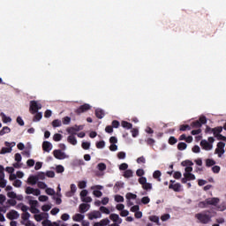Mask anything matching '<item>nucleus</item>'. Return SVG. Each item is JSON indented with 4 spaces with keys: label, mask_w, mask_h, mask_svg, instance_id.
Returning a JSON list of instances; mask_svg holds the SVG:
<instances>
[{
    "label": "nucleus",
    "mask_w": 226,
    "mask_h": 226,
    "mask_svg": "<svg viewBox=\"0 0 226 226\" xmlns=\"http://www.w3.org/2000/svg\"><path fill=\"white\" fill-rule=\"evenodd\" d=\"M144 174H146V172H145L144 170H142V169H139V170H137V171H136V175H137L139 177H142V176H144Z\"/></svg>",
    "instance_id": "nucleus-56"
},
{
    "label": "nucleus",
    "mask_w": 226,
    "mask_h": 226,
    "mask_svg": "<svg viewBox=\"0 0 226 226\" xmlns=\"http://www.w3.org/2000/svg\"><path fill=\"white\" fill-rule=\"evenodd\" d=\"M13 186H15V188H20L22 186V181L16 179L13 182Z\"/></svg>",
    "instance_id": "nucleus-50"
},
{
    "label": "nucleus",
    "mask_w": 226,
    "mask_h": 226,
    "mask_svg": "<svg viewBox=\"0 0 226 226\" xmlns=\"http://www.w3.org/2000/svg\"><path fill=\"white\" fill-rule=\"evenodd\" d=\"M62 125V122L59 119H55L52 121V126L53 128H59V126Z\"/></svg>",
    "instance_id": "nucleus-33"
},
{
    "label": "nucleus",
    "mask_w": 226,
    "mask_h": 226,
    "mask_svg": "<svg viewBox=\"0 0 226 226\" xmlns=\"http://www.w3.org/2000/svg\"><path fill=\"white\" fill-rule=\"evenodd\" d=\"M42 149L46 153H50V151H52V143H50V141H43Z\"/></svg>",
    "instance_id": "nucleus-8"
},
{
    "label": "nucleus",
    "mask_w": 226,
    "mask_h": 226,
    "mask_svg": "<svg viewBox=\"0 0 226 226\" xmlns=\"http://www.w3.org/2000/svg\"><path fill=\"white\" fill-rule=\"evenodd\" d=\"M169 144L170 146H174V144H177V139H176V137L174 136H170L169 139Z\"/></svg>",
    "instance_id": "nucleus-38"
},
{
    "label": "nucleus",
    "mask_w": 226,
    "mask_h": 226,
    "mask_svg": "<svg viewBox=\"0 0 226 226\" xmlns=\"http://www.w3.org/2000/svg\"><path fill=\"white\" fill-rule=\"evenodd\" d=\"M150 222H154V223H157V225H160V218L156 215H152L149 217Z\"/></svg>",
    "instance_id": "nucleus-34"
},
{
    "label": "nucleus",
    "mask_w": 226,
    "mask_h": 226,
    "mask_svg": "<svg viewBox=\"0 0 226 226\" xmlns=\"http://www.w3.org/2000/svg\"><path fill=\"white\" fill-rule=\"evenodd\" d=\"M77 192V185L75 184L71 185V191L65 193V197H73Z\"/></svg>",
    "instance_id": "nucleus-11"
},
{
    "label": "nucleus",
    "mask_w": 226,
    "mask_h": 226,
    "mask_svg": "<svg viewBox=\"0 0 226 226\" xmlns=\"http://www.w3.org/2000/svg\"><path fill=\"white\" fill-rule=\"evenodd\" d=\"M98 170H101V172H103V170H107V165L103 162H101L97 165Z\"/></svg>",
    "instance_id": "nucleus-36"
},
{
    "label": "nucleus",
    "mask_w": 226,
    "mask_h": 226,
    "mask_svg": "<svg viewBox=\"0 0 226 226\" xmlns=\"http://www.w3.org/2000/svg\"><path fill=\"white\" fill-rule=\"evenodd\" d=\"M191 126L192 128H200L202 125L200 124V122L199 120H196L191 124Z\"/></svg>",
    "instance_id": "nucleus-44"
},
{
    "label": "nucleus",
    "mask_w": 226,
    "mask_h": 226,
    "mask_svg": "<svg viewBox=\"0 0 226 226\" xmlns=\"http://www.w3.org/2000/svg\"><path fill=\"white\" fill-rule=\"evenodd\" d=\"M67 132L70 134V135H77V131L75 130V127H70L67 129Z\"/></svg>",
    "instance_id": "nucleus-43"
},
{
    "label": "nucleus",
    "mask_w": 226,
    "mask_h": 226,
    "mask_svg": "<svg viewBox=\"0 0 226 226\" xmlns=\"http://www.w3.org/2000/svg\"><path fill=\"white\" fill-rule=\"evenodd\" d=\"M87 110H91V105L85 103L81 106H79L76 110L75 113L78 114V116H80V114L84 112H87Z\"/></svg>",
    "instance_id": "nucleus-3"
},
{
    "label": "nucleus",
    "mask_w": 226,
    "mask_h": 226,
    "mask_svg": "<svg viewBox=\"0 0 226 226\" xmlns=\"http://www.w3.org/2000/svg\"><path fill=\"white\" fill-rule=\"evenodd\" d=\"M11 151V147H2L0 151V154H6V153H10Z\"/></svg>",
    "instance_id": "nucleus-40"
},
{
    "label": "nucleus",
    "mask_w": 226,
    "mask_h": 226,
    "mask_svg": "<svg viewBox=\"0 0 226 226\" xmlns=\"http://www.w3.org/2000/svg\"><path fill=\"white\" fill-rule=\"evenodd\" d=\"M73 222H82L84 220V215L81 214H76L72 216Z\"/></svg>",
    "instance_id": "nucleus-20"
},
{
    "label": "nucleus",
    "mask_w": 226,
    "mask_h": 226,
    "mask_svg": "<svg viewBox=\"0 0 226 226\" xmlns=\"http://www.w3.org/2000/svg\"><path fill=\"white\" fill-rule=\"evenodd\" d=\"M46 193H47V195H55L56 191H54V189H52V188H47L46 189Z\"/></svg>",
    "instance_id": "nucleus-61"
},
{
    "label": "nucleus",
    "mask_w": 226,
    "mask_h": 226,
    "mask_svg": "<svg viewBox=\"0 0 226 226\" xmlns=\"http://www.w3.org/2000/svg\"><path fill=\"white\" fill-rule=\"evenodd\" d=\"M195 218L199 220L200 223L207 225V223H209L211 222L213 215H211V211H205L196 214Z\"/></svg>",
    "instance_id": "nucleus-1"
},
{
    "label": "nucleus",
    "mask_w": 226,
    "mask_h": 226,
    "mask_svg": "<svg viewBox=\"0 0 226 226\" xmlns=\"http://www.w3.org/2000/svg\"><path fill=\"white\" fill-rule=\"evenodd\" d=\"M124 177H125L126 179L130 178V177H133V170H126L124 172Z\"/></svg>",
    "instance_id": "nucleus-25"
},
{
    "label": "nucleus",
    "mask_w": 226,
    "mask_h": 226,
    "mask_svg": "<svg viewBox=\"0 0 226 226\" xmlns=\"http://www.w3.org/2000/svg\"><path fill=\"white\" fill-rule=\"evenodd\" d=\"M25 193H26V195H35L36 197H38L39 195H41V191H40V189H34L31 186H28L26 188Z\"/></svg>",
    "instance_id": "nucleus-4"
},
{
    "label": "nucleus",
    "mask_w": 226,
    "mask_h": 226,
    "mask_svg": "<svg viewBox=\"0 0 226 226\" xmlns=\"http://www.w3.org/2000/svg\"><path fill=\"white\" fill-rule=\"evenodd\" d=\"M96 218H102V212L94 210L88 214V220H94Z\"/></svg>",
    "instance_id": "nucleus-7"
},
{
    "label": "nucleus",
    "mask_w": 226,
    "mask_h": 226,
    "mask_svg": "<svg viewBox=\"0 0 226 226\" xmlns=\"http://www.w3.org/2000/svg\"><path fill=\"white\" fill-rule=\"evenodd\" d=\"M200 146L201 147H203L206 151H209L212 149L213 146H211V144H209V142H207V140H201L200 141Z\"/></svg>",
    "instance_id": "nucleus-12"
},
{
    "label": "nucleus",
    "mask_w": 226,
    "mask_h": 226,
    "mask_svg": "<svg viewBox=\"0 0 226 226\" xmlns=\"http://www.w3.org/2000/svg\"><path fill=\"white\" fill-rule=\"evenodd\" d=\"M35 177H37V181L39 179H41V181H43V179H45V174L43 172H39Z\"/></svg>",
    "instance_id": "nucleus-59"
},
{
    "label": "nucleus",
    "mask_w": 226,
    "mask_h": 226,
    "mask_svg": "<svg viewBox=\"0 0 226 226\" xmlns=\"http://www.w3.org/2000/svg\"><path fill=\"white\" fill-rule=\"evenodd\" d=\"M207 200H205L204 201H200L198 204V207H200L201 209H204L205 207H207Z\"/></svg>",
    "instance_id": "nucleus-37"
},
{
    "label": "nucleus",
    "mask_w": 226,
    "mask_h": 226,
    "mask_svg": "<svg viewBox=\"0 0 226 226\" xmlns=\"http://www.w3.org/2000/svg\"><path fill=\"white\" fill-rule=\"evenodd\" d=\"M222 132H223V128L222 127H215V128L212 129V132L214 133L215 137H216L217 135L222 133Z\"/></svg>",
    "instance_id": "nucleus-24"
},
{
    "label": "nucleus",
    "mask_w": 226,
    "mask_h": 226,
    "mask_svg": "<svg viewBox=\"0 0 226 226\" xmlns=\"http://www.w3.org/2000/svg\"><path fill=\"white\" fill-rule=\"evenodd\" d=\"M131 132H132V137L135 138V137H138V136H139V129H135V128H134V129H132Z\"/></svg>",
    "instance_id": "nucleus-64"
},
{
    "label": "nucleus",
    "mask_w": 226,
    "mask_h": 226,
    "mask_svg": "<svg viewBox=\"0 0 226 226\" xmlns=\"http://www.w3.org/2000/svg\"><path fill=\"white\" fill-rule=\"evenodd\" d=\"M120 188H124V183L123 182H117L114 186L115 192H119Z\"/></svg>",
    "instance_id": "nucleus-26"
},
{
    "label": "nucleus",
    "mask_w": 226,
    "mask_h": 226,
    "mask_svg": "<svg viewBox=\"0 0 226 226\" xmlns=\"http://www.w3.org/2000/svg\"><path fill=\"white\" fill-rule=\"evenodd\" d=\"M223 147H225V143L219 142L217 144V148L215 149V153H220V150H221V154H223V153H225V150L223 149Z\"/></svg>",
    "instance_id": "nucleus-17"
},
{
    "label": "nucleus",
    "mask_w": 226,
    "mask_h": 226,
    "mask_svg": "<svg viewBox=\"0 0 226 226\" xmlns=\"http://www.w3.org/2000/svg\"><path fill=\"white\" fill-rule=\"evenodd\" d=\"M67 142L72 144V146H77V138L73 135H69L67 138Z\"/></svg>",
    "instance_id": "nucleus-19"
},
{
    "label": "nucleus",
    "mask_w": 226,
    "mask_h": 226,
    "mask_svg": "<svg viewBox=\"0 0 226 226\" xmlns=\"http://www.w3.org/2000/svg\"><path fill=\"white\" fill-rule=\"evenodd\" d=\"M95 116L98 119H103V117H105V111L102 109H96Z\"/></svg>",
    "instance_id": "nucleus-14"
},
{
    "label": "nucleus",
    "mask_w": 226,
    "mask_h": 226,
    "mask_svg": "<svg viewBox=\"0 0 226 226\" xmlns=\"http://www.w3.org/2000/svg\"><path fill=\"white\" fill-rule=\"evenodd\" d=\"M186 147H188V145H186V143H185V142H179L177 144V150L178 151H185V149H186Z\"/></svg>",
    "instance_id": "nucleus-28"
},
{
    "label": "nucleus",
    "mask_w": 226,
    "mask_h": 226,
    "mask_svg": "<svg viewBox=\"0 0 226 226\" xmlns=\"http://www.w3.org/2000/svg\"><path fill=\"white\" fill-rule=\"evenodd\" d=\"M10 132H11V129H10V127L8 126H4L3 127V129L0 131V135H6V133H10Z\"/></svg>",
    "instance_id": "nucleus-30"
},
{
    "label": "nucleus",
    "mask_w": 226,
    "mask_h": 226,
    "mask_svg": "<svg viewBox=\"0 0 226 226\" xmlns=\"http://www.w3.org/2000/svg\"><path fill=\"white\" fill-rule=\"evenodd\" d=\"M29 211L33 214V215H38V213H40V209L36 208V207H31Z\"/></svg>",
    "instance_id": "nucleus-51"
},
{
    "label": "nucleus",
    "mask_w": 226,
    "mask_h": 226,
    "mask_svg": "<svg viewBox=\"0 0 226 226\" xmlns=\"http://www.w3.org/2000/svg\"><path fill=\"white\" fill-rule=\"evenodd\" d=\"M127 169H128V164L126 163V162H124V163H122L120 166H119V170H127Z\"/></svg>",
    "instance_id": "nucleus-62"
},
{
    "label": "nucleus",
    "mask_w": 226,
    "mask_h": 226,
    "mask_svg": "<svg viewBox=\"0 0 226 226\" xmlns=\"http://www.w3.org/2000/svg\"><path fill=\"white\" fill-rule=\"evenodd\" d=\"M100 211L104 215H110V210H109V208H107L106 207H101Z\"/></svg>",
    "instance_id": "nucleus-46"
},
{
    "label": "nucleus",
    "mask_w": 226,
    "mask_h": 226,
    "mask_svg": "<svg viewBox=\"0 0 226 226\" xmlns=\"http://www.w3.org/2000/svg\"><path fill=\"white\" fill-rule=\"evenodd\" d=\"M180 132H186V130H192L189 124H182L179 128Z\"/></svg>",
    "instance_id": "nucleus-41"
},
{
    "label": "nucleus",
    "mask_w": 226,
    "mask_h": 226,
    "mask_svg": "<svg viewBox=\"0 0 226 226\" xmlns=\"http://www.w3.org/2000/svg\"><path fill=\"white\" fill-rule=\"evenodd\" d=\"M184 177H186L188 181H195V175L192 173H185Z\"/></svg>",
    "instance_id": "nucleus-29"
},
{
    "label": "nucleus",
    "mask_w": 226,
    "mask_h": 226,
    "mask_svg": "<svg viewBox=\"0 0 226 226\" xmlns=\"http://www.w3.org/2000/svg\"><path fill=\"white\" fill-rule=\"evenodd\" d=\"M97 149H103L105 147V142L103 140L98 141L96 143Z\"/></svg>",
    "instance_id": "nucleus-45"
},
{
    "label": "nucleus",
    "mask_w": 226,
    "mask_h": 226,
    "mask_svg": "<svg viewBox=\"0 0 226 226\" xmlns=\"http://www.w3.org/2000/svg\"><path fill=\"white\" fill-rule=\"evenodd\" d=\"M87 185V184L86 183V181H80V182H79L78 186H79V188H80V190H84V188H86Z\"/></svg>",
    "instance_id": "nucleus-58"
},
{
    "label": "nucleus",
    "mask_w": 226,
    "mask_h": 226,
    "mask_svg": "<svg viewBox=\"0 0 226 226\" xmlns=\"http://www.w3.org/2000/svg\"><path fill=\"white\" fill-rule=\"evenodd\" d=\"M198 121L200 123V125L202 126V124H206V123H207V118L204 116H201Z\"/></svg>",
    "instance_id": "nucleus-47"
},
{
    "label": "nucleus",
    "mask_w": 226,
    "mask_h": 226,
    "mask_svg": "<svg viewBox=\"0 0 226 226\" xmlns=\"http://www.w3.org/2000/svg\"><path fill=\"white\" fill-rule=\"evenodd\" d=\"M61 139H63V135H61L60 133H56L53 136V140H55V142H59Z\"/></svg>",
    "instance_id": "nucleus-42"
},
{
    "label": "nucleus",
    "mask_w": 226,
    "mask_h": 226,
    "mask_svg": "<svg viewBox=\"0 0 226 226\" xmlns=\"http://www.w3.org/2000/svg\"><path fill=\"white\" fill-rule=\"evenodd\" d=\"M121 124L123 128H126V130H132V128H133V124L126 121H122Z\"/></svg>",
    "instance_id": "nucleus-22"
},
{
    "label": "nucleus",
    "mask_w": 226,
    "mask_h": 226,
    "mask_svg": "<svg viewBox=\"0 0 226 226\" xmlns=\"http://www.w3.org/2000/svg\"><path fill=\"white\" fill-rule=\"evenodd\" d=\"M110 223V220L109 218H105L101 220L99 222H94V226H107Z\"/></svg>",
    "instance_id": "nucleus-13"
},
{
    "label": "nucleus",
    "mask_w": 226,
    "mask_h": 226,
    "mask_svg": "<svg viewBox=\"0 0 226 226\" xmlns=\"http://www.w3.org/2000/svg\"><path fill=\"white\" fill-rule=\"evenodd\" d=\"M147 146H154V142H156L154 139L152 138H148L147 140H146Z\"/></svg>",
    "instance_id": "nucleus-60"
},
{
    "label": "nucleus",
    "mask_w": 226,
    "mask_h": 226,
    "mask_svg": "<svg viewBox=\"0 0 226 226\" xmlns=\"http://www.w3.org/2000/svg\"><path fill=\"white\" fill-rule=\"evenodd\" d=\"M119 121H117V120H113L112 121V123H111V126L113 127V128H119Z\"/></svg>",
    "instance_id": "nucleus-63"
},
{
    "label": "nucleus",
    "mask_w": 226,
    "mask_h": 226,
    "mask_svg": "<svg viewBox=\"0 0 226 226\" xmlns=\"http://www.w3.org/2000/svg\"><path fill=\"white\" fill-rule=\"evenodd\" d=\"M139 185H141L143 186V185H145V183H147V178H146V177H140L139 178Z\"/></svg>",
    "instance_id": "nucleus-57"
},
{
    "label": "nucleus",
    "mask_w": 226,
    "mask_h": 226,
    "mask_svg": "<svg viewBox=\"0 0 226 226\" xmlns=\"http://www.w3.org/2000/svg\"><path fill=\"white\" fill-rule=\"evenodd\" d=\"M53 156H55L56 160H64V158H66V154L59 149L53 151Z\"/></svg>",
    "instance_id": "nucleus-5"
},
{
    "label": "nucleus",
    "mask_w": 226,
    "mask_h": 226,
    "mask_svg": "<svg viewBox=\"0 0 226 226\" xmlns=\"http://www.w3.org/2000/svg\"><path fill=\"white\" fill-rule=\"evenodd\" d=\"M37 186L38 188H41V190H45V188H47V184L44 182H38Z\"/></svg>",
    "instance_id": "nucleus-52"
},
{
    "label": "nucleus",
    "mask_w": 226,
    "mask_h": 226,
    "mask_svg": "<svg viewBox=\"0 0 226 226\" xmlns=\"http://www.w3.org/2000/svg\"><path fill=\"white\" fill-rule=\"evenodd\" d=\"M89 207H90V206L88 204H86V203L80 204L79 205V213H81L83 215L87 211H89Z\"/></svg>",
    "instance_id": "nucleus-15"
},
{
    "label": "nucleus",
    "mask_w": 226,
    "mask_h": 226,
    "mask_svg": "<svg viewBox=\"0 0 226 226\" xmlns=\"http://www.w3.org/2000/svg\"><path fill=\"white\" fill-rule=\"evenodd\" d=\"M141 202L145 205L149 204V202H151V199H149L147 196H145L141 199Z\"/></svg>",
    "instance_id": "nucleus-55"
},
{
    "label": "nucleus",
    "mask_w": 226,
    "mask_h": 226,
    "mask_svg": "<svg viewBox=\"0 0 226 226\" xmlns=\"http://www.w3.org/2000/svg\"><path fill=\"white\" fill-rule=\"evenodd\" d=\"M169 188L174 190V192H181V184H170Z\"/></svg>",
    "instance_id": "nucleus-18"
},
{
    "label": "nucleus",
    "mask_w": 226,
    "mask_h": 226,
    "mask_svg": "<svg viewBox=\"0 0 226 226\" xmlns=\"http://www.w3.org/2000/svg\"><path fill=\"white\" fill-rule=\"evenodd\" d=\"M28 185H34L38 183V177L37 176H30L27 179Z\"/></svg>",
    "instance_id": "nucleus-16"
},
{
    "label": "nucleus",
    "mask_w": 226,
    "mask_h": 226,
    "mask_svg": "<svg viewBox=\"0 0 226 226\" xmlns=\"http://www.w3.org/2000/svg\"><path fill=\"white\" fill-rule=\"evenodd\" d=\"M115 200L116 202H124V198L121 195H116Z\"/></svg>",
    "instance_id": "nucleus-53"
},
{
    "label": "nucleus",
    "mask_w": 226,
    "mask_h": 226,
    "mask_svg": "<svg viewBox=\"0 0 226 226\" xmlns=\"http://www.w3.org/2000/svg\"><path fill=\"white\" fill-rule=\"evenodd\" d=\"M214 165H216V162L213 159H207L206 160V167H213Z\"/></svg>",
    "instance_id": "nucleus-32"
},
{
    "label": "nucleus",
    "mask_w": 226,
    "mask_h": 226,
    "mask_svg": "<svg viewBox=\"0 0 226 226\" xmlns=\"http://www.w3.org/2000/svg\"><path fill=\"white\" fill-rule=\"evenodd\" d=\"M19 216H20V215L16 210H11L6 215L9 220H17Z\"/></svg>",
    "instance_id": "nucleus-6"
},
{
    "label": "nucleus",
    "mask_w": 226,
    "mask_h": 226,
    "mask_svg": "<svg viewBox=\"0 0 226 226\" xmlns=\"http://www.w3.org/2000/svg\"><path fill=\"white\" fill-rule=\"evenodd\" d=\"M81 147L85 150L89 149V147H91V143L86 141V142H82L81 144Z\"/></svg>",
    "instance_id": "nucleus-48"
},
{
    "label": "nucleus",
    "mask_w": 226,
    "mask_h": 226,
    "mask_svg": "<svg viewBox=\"0 0 226 226\" xmlns=\"http://www.w3.org/2000/svg\"><path fill=\"white\" fill-rule=\"evenodd\" d=\"M41 109V103H39L38 101H31L29 112L32 114H36Z\"/></svg>",
    "instance_id": "nucleus-2"
},
{
    "label": "nucleus",
    "mask_w": 226,
    "mask_h": 226,
    "mask_svg": "<svg viewBox=\"0 0 226 226\" xmlns=\"http://www.w3.org/2000/svg\"><path fill=\"white\" fill-rule=\"evenodd\" d=\"M220 202V199L218 198H208L207 199V204L208 206H218V203Z\"/></svg>",
    "instance_id": "nucleus-10"
},
{
    "label": "nucleus",
    "mask_w": 226,
    "mask_h": 226,
    "mask_svg": "<svg viewBox=\"0 0 226 226\" xmlns=\"http://www.w3.org/2000/svg\"><path fill=\"white\" fill-rule=\"evenodd\" d=\"M125 199L127 200H135L137 199V194H133L132 192H127L125 195Z\"/></svg>",
    "instance_id": "nucleus-23"
},
{
    "label": "nucleus",
    "mask_w": 226,
    "mask_h": 226,
    "mask_svg": "<svg viewBox=\"0 0 226 226\" xmlns=\"http://www.w3.org/2000/svg\"><path fill=\"white\" fill-rule=\"evenodd\" d=\"M142 188L143 190H153V185H151L150 183H145L142 185Z\"/></svg>",
    "instance_id": "nucleus-39"
},
{
    "label": "nucleus",
    "mask_w": 226,
    "mask_h": 226,
    "mask_svg": "<svg viewBox=\"0 0 226 226\" xmlns=\"http://www.w3.org/2000/svg\"><path fill=\"white\" fill-rule=\"evenodd\" d=\"M3 123H11V117H7L4 113L0 114Z\"/></svg>",
    "instance_id": "nucleus-21"
},
{
    "label": "nucleus",
    "mask_w": 226,
    "mask_h": 226,
    "mask_svg": "<svg viewBox=\"0 0 226 226\" xmlns=\"http://www.w3.org/2000/svg\"><path fill=\"white\" fill-rule=\"evenodd\" d=\"M42 117H43V115L41 114V112H37L35 114V116L34 117L33 121H34V122L41 121Z\"/></svg>",
    "instance_id": "nucleus-35"
},
{
    "label": "nucleus",
    "mask_w": 226,
    "mask_h": 226,
    "mask_svg": "<svg viewBox=\"0 0 226 226\" xmlns=\"http://www.w3.org/2000/svg\"><path fill=\"white\" fill-rule=\"evenodd\" d=\"M154 179H157L158 181H161L160 177H162V171L161 170H155L153 173Z\"/></svg>",
    "instance_id": "nucleus-31"
},
{
    "label": "nucleus",
    "mask_w": 226,
    "mask_h": 226,
    "mask_svg": "<svg viewBox=\"0 0 226 226\" xmlns=\"http://www.w3.org/2000/svg\"><path fill=\"white\" fill-rule=\"evenodd\" d=\"M29 218H31V214H29V212H25L21 215L23 222H29Z\"/></svg>",
    "instance_id": "nucleus-27"
},
{
    "label": "nucleus",
    "mask_w": 226,
    "mask_h": 226,
    "mask_svg": "<svg viewBox=\"0 0 226 226\" xmlns=\"http://www.w3.org/2000/svg\"><path fill=\"white\" fill-rule=\"evenodd\" d=\"M71 122H72V118L70 117H65L62 120L63 124H68Z\"/></svg>",
    "instance_id": "nucleus-54"
},
{
    "label": "nucleus",
    "mask_w": 226,
    "mask_h": 226,
    "mask_svg": "<svg viewBox=\"0 0 226 226\" xmlns=\"http://www.w3.org/2000/svg\"><path fill=\"white\" fill-rule=\"evenodd\" d=\"M93 195H94V197L100 198L103 195V192H102V191L99 190H94Z\"/></svg>",
    "instance_id": "nucleus-49"
},
{
    "label": "nucleus",
    "mask_w": 226,
    "mask_h": 226,
    "mask_svg": "<svg viewBox=\"0 0 226 226\" xmlns=\"http://www.w3.org/2000/svg\"><path fill=\"white\" fill-rule=\"evenodd\" d=\"M109 219L111 222H114V223H123V219H121L117 214H111Z\"/></svg>",
    "instance_id": "nucleus-9"
}]
</instances>
